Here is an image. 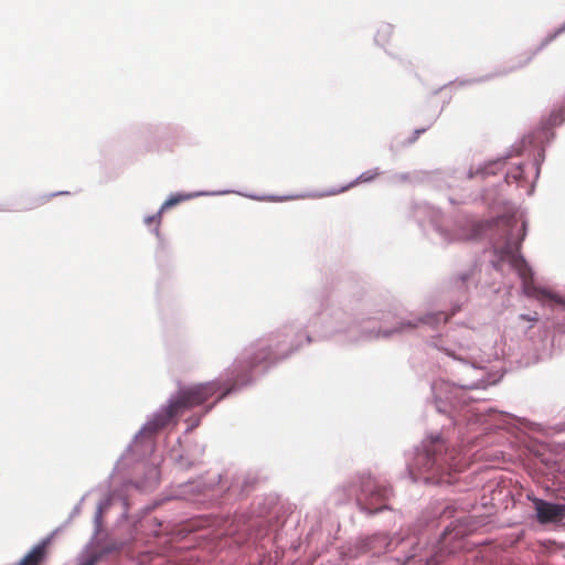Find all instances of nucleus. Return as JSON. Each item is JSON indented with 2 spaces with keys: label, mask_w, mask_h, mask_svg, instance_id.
Instances as JSON below:
<instances>
[{
  "label": "nucleus",
  "mask_w": 565,
  "mask_h": 565,
  "mask_svg": "<svg viewBox=\"0 0 565 565\" xmlns=\"http://www.w3.org/2000/svg\"><path fill=\"white\" fill-rule=\"evenodd\" d=\"M222 388V383L217 381L206 382L189 387L181 388L178 396L171 399L168 406L158 413L145 427L149 434L168 426L177 416H180L185 409L202 405Z\"/></svg>",
  "instance_id": "f257e3e1"
},
{
  "label": "nucleus",
  "mask_w": 565,
  "mask_h": 565,
  "mask_svg": "<svg viewBox=\"0 0 565 565\" xmlns=\"http://www.w3.org/2000/svg\"><path fill=\"white\" fill-rule=\"evenodd\" d=\"M519 246L513 250L509 245L505 247L504 253L509 256L510 263L518 270L523 281L524 294L529 297H533L541 302H553L565 307V299L561 296L552 292L546 288L535 286L532 278V273L527 266L525 259L518 255Z\"/></svg>",
  "instance_id": "f03ea898"
},
{
  "label": "nucleus",
  "mask_w": 565,
  "mask_h": 565,
  "mask_svg": "<svg viewBox=\"0 0 565 565\" xmlns=\"http://www.w3.org/2000/svg\"><path fill=\"white\" fill-rule=\"evenodd\" d=\"M391 495L392 489L390 487L379 484L371 476L361 477L360 493L356 495V502L361 510L374 514L387 509L385 502Z\"/></svg>",
  "instance_id": "7ed1b4c3"
},
{
  "label": "nucleus",
  "mask_w": 565,
  "mask_h": 565,
  "mask_svg": "<svg viewBox=\"0 0 565 565\" xmlns=\"http://www.w3.org/2000/svg\"><path fill=\"white\" fill-rule=\"evenodd\" d=\"M452 459V456L448 457L445 443L439 437L433 439L430 445L426 447L425 454L417 458L418 461H424V468L427 471L450 469L452 467L450 460Z\"/></svg>",
  "instance_id": "20e7f679"
},
{
  "label": "nucleus",
  "mask_w": 565,
  "mask_h": 565,
  "mask_svg": "<svg viewBox=\"0 0 565 565\" xmlns=\"http://www.w3.org/2000/svg\"><path fill=\"white\" fill-rule=\"evenodd\" d=\"M527 499L533 502L539 523H561L565 520V504L547 502L531 494Z\"/></svg>",
  "instance_id": "39448f33"
},
{
  "label": "nucleus",
  "mask_w": 565,
  "mask_h": 565,
  "mask_svg": "<svg viewBox=\"0 0 565 565\" xmlns=\"http://www.w3.org/2000/svg\"><path fill=\"white\" fill-rule=\"evenodd\" d=\"M49 544V540L42 541L20 561L19 565H41L46 558Z\"/></svg>",
  "instance_id": "423d86ee"
},
{
  "label": "nucleus",
  "mask_w": 565,
  "mask_h": 565,
  "mask_svg": "<svg viewBox=\"0 0 565 565\" xmlns=\"http://www.w3.org/2000/svg\"><path fill=\"white\" fill-rule=\"evenodd\" d=\"M276 360L273 358V352L269 348L264 347L256 350L250 358L248 359V366L250 369L256 367L262 364H270Z\"/></svg>",
  "instance_id": "0eeeda50"
},
{
  "label": "nucleus",
  "mask_w": 565,
  "mask_h": 565,
  "mask_svg": "<svg viewBox=\"0 0 565 565\" xmlns=\"http://www.w3.org/2000/svg\"><path fill=\"white\" fill-rule=\"evenodd\" d=\"M377 175V172H372V171H367V172H364L362 173L355 181H353L352 183H350L349 185L347 186H343L341 190L339 191H332L330 192L329 194H338V193H341V192H344L345 190L354 186L355 184L360 183V182H367V181H372L375 177Z\"/></svg>",
  "instance_id": "6e6552de"
},
{
  "label": "nucleus",
  "mask_w": 565,
  "mask_h": 565,
  "mask_svg": "<svg viewBox=\"0 0 565 565\" xmlns=\"http://www.w3.org/2000/svg\"><path fill=\"white\" fill-rule=\"evenodd\" d=\"M193 198V194H174V195H171L161 206V211H164L169 207H172L183 201H186V200H190Z\"/></svg>",
  "instance_id": "1a4fd4ad"
},
{
  "label": "nucleus",
  "mask_w": 565,
  "mask_h": 565,
  "mask_svg": "<svg viewBox=\"0 0 565 565\" xmlns=\"http://www.w3.org/2000/svg\"><path fill=\"white\" fill-rule=\"evenodd\" d=\"M392 34H393L392 26L384 25L376 33V42L383 45L392 36Z\"/></svg>",
  "instance_id": "9d476101"
},
{
  "label": "nucleus",
  "mask_w": 565,
  "mask_h": 565,
  "mask_svg": "<svg viewBox=\"0 0 565 565\" xmlns=\"http://www.w3.org/2000/svg\"><path fill=\"white\" fill-rule=\"evenodd\" d=\"M162 212L163 211L160 210L157 214L146 217L145 218L146 224H148V225L156 224L157 226H159V224L161 222V217H162ZM156 233H158V227H156Z\"/></svg>",
  "instance_id": "9b49d317"
},
{
  "label": "nucleus",
  "mask_w": 565,
  "mask_h": 565,
  "mask_svg": "<svg viewBox=\"0 0 565 565\" xmlns=\"http://www.w3.org/2000/svg\"><path fill=\"white\" fill-rule=\"evenodd\" d=\"M520 318L524 321H537L539 318L536 316H527V315H521Z\"/></svg>",
  "instance_id": "f8f14e48"
},
{
  "label": "nucleus",
  "mask_w": 565,
  "mask_h": 565,
  "mask_svg": "<svg viewBox=\"0 0 565 565\" xmlns=\"http://www.w3.org/2000/svg\"><path fill=\"white\" fill-rule=\"evenodd\" d=\"M233 390V387H230V388H226L221 395L220 397L217 398V401H221L223 399L226 395L230 394V392Z\"/></svg>",
  "instance_id": "ddd939ff"
},
{
  "label": "nucleus",
  "mask_w": 565,
  "mask_h": 565,
  "mask_svg": "<svg viewBox=\"0 0 565 565\" xmlns=\"http://www.w3.org/2000/svg\"><path fill=\"white\" fill-rule=\"evenodd\" d=\"M95 564V559L92 558V559H88L86 561L85 563H83L82 565H94Z\"/></svg>",
  "instance_id": "4468645a"
},
{
  "label": "nucleus",
  "mask_w": 565,
  "mask_h": 565,
  "mask_svg": "<svg viewBox=\"0 0 565 565\" xmlns=\"http://www.w3.org/2000/svg\"><path fill=\"white\" fill-rule=\"evenodd\" d=\"M375 541L385 542V537H384V536H375V537L373 539V542H375Z\"/></svg>",
  "instance_id": "2eb2a0df"
},
{
  "label": "nucleus",
  "mask_w": 565,
  "mask_h": 565,
  "mask_svg": "<svg viewBox=\"0 0 565 565\" xmlns=\"http://www.w3.org/2000/svg\"><path fill=\"white\" fill-rule=\"evenodd\" d=\"M559 551L562 552V556L565 558V546H561Z\"/></svg>",
  "instance_id": "dca6fc26"
},
{
  "label": "nucleus",
  "mask_w": 565,
  "mask_h": 565,
  "mask_svg": "<svg viewBox=\"0 0 565 565\" xmlns=\"http://www.w3.org/2000/svg\"><path fill=\"white\" fill-rule=\"evenodd\" d=\"M467 278H468L467 276L461 277L462 281H465Z\"/></svg>",
  "instance_id": "f3484780"
}]
</instances>
